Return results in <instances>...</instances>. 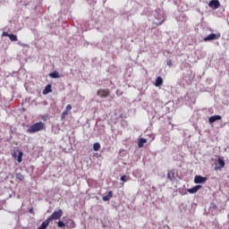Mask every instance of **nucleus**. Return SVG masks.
Wrapping results in <instances>:
<instances>
[{
    "mask_svg": "<svg viewBox=\"0 0 229 229\" xmlns=\"http://www.w3.org/2000/svg\"><path fill=\"white\" fill-rule=\"evenodd\" d=\"M93 149L94 151H99V149H101V144H99V142L94 143Z\"/></svg>",
    "mask_w": 229,
    "mask_h": 229,
    "instance_id": "19",
    "label": "nucleus"
},
{
    "mask_svg": "<svg viewBox=\"0 0 229 229\" xmlns=\"http://www.w3.org/2000/svg\"><path fill=\"white\" fill-rule=\"evenodd\" d=\"M16 179L20 180V182H24V175L21 173L16 174Z\"/></svg>",
    "mask_w": 229,
    "mask_h": 229,
    "instance_id": "20",
    "label": "nucleus"
},
{
    "mask_svg": "<svg viewBox=\"0 0 229 229\" xmlns=\"http://www.w3.org/2000/svg\"><path fill=\"white\" fill-rule=\"evenodd\" d=\"M66 223H64V221H62V220H59L58 222H57V227L58 228H64V226H66Z\"/></svg>",
    "mask_w": 229,
    "mask_h": 229,
    "instance_id": "21",
    "label": "nucleus"
},
{
    "mask_svg": "<svg viewBox=\"0 0 229 229\" xmlns=\"http://www.w3.org/2000/svg\"><path fill=\"white\" fill-rule=\"evenodd\" d=\"M49 223H51L49 218L46 219L38 229H47L49 226Z\"/></svg>",
    "mask_w": 229,
    "mask_h": 229,
    "instance_id": "14",
    "label": "nucleus"
},
{
    "mask_svg": "<svg viewBox=\"0 0 229 229\" xmlns=\"http://www.w3.org/2000/svg\"><path fill=\"white\" fill-rule=\"evenodd\" d=\"M24 155V153L22 151H19V155L17 157V154H15V152L13 154V158H17V161L19 164H21L22 162V156Z\"/></svg>",
    "mask_w": 229,
    "mask_h": 229,
    "instance_id": "12",
    "label": "nucleus"
},
{
    "mask_svg": "<svg viewBox=\"0 0 229 229\" xmlns=\"http://www.w3.org/2000/svg\"><path fill=\"white\" fill-rule=\"evenodd\" d=\"M114 198V191H109L107 193V196H104L102 198L103 201H110V199Z\"/></svg>",
    "mask_w": 229,
    "mask_h": 229,
    "instance_id": "13",
    "label": "nucleus"
},
{
    "mask_svg": "<svg viewBox=\"0 0 229 229\" xmlns=\"http://www.w3.org/2000/svg\"><path fill=\"white\" fill-rule=\"evenodd\" d=\"M21 46H22V47H30V46H28L26 44H21Z\"/></svg>",
    "mask_w": 229,
    "mask_h": 229,
    "instance_id": "29",
    "label": "nucleus"
},
{
    "mask_svg": "<svg viewBox=\"0 0 229 229\" xmlns=\"http://www.w3.org/2000/svg\"><path fill=\"white\" fill-rule=\"evenodd\" d=\"M71 110H72V106L67 105L64 111L61 114L62 121H64L65 119V117H67V115H69V112H71Z\"/></svg>",
    "mask_w": 229,
    "mask_h": 229,
    "instance_id": "7",
    "label": "nucleus"
},
{
    "mask_svg": "<svg viewBox=\"0 0 229 229\" xmlns=\"http://www.w3.org/2000/svg\"><path fill=\"white\" fill-rule=\"evenodd\" d=\"M207 177L201 175H196L194 178V183H205L207 182Z\"/></svg>",
    "mask_w": 229,
    "mask_h": 229,
    "instance_id": "8",
    "label": "nucleus"
},
{
    "mask_svg": "<svg viewBox=\"0 0 229 229\" xmlns=\"http://www.w3.org/2000/svg\"><path fill=\"white\" fill-rule=\"evenodd\" d=\"M9 38L13 42H17V36L13 35V34H9Z\"/></svg>",
    "mask_w": 229,
    "mask_h": 229,
    "instance_id": "23",
    "label": "nucleus"
},
{
    "mask_svg": "<svg viewBox=\"0 0 229 229\" xmlns=\"http://www.w3.org/2000/svg\"><path fill=\"white\" fill-rule=\"evenodd\" d=\"M97 96H99V98H108L110 96V89H100L97 91Z\"/></svg>",
    "mask_w": 229,
    "mask_h": 229,
    "instance_id": "4",
    "label": "nucleus"
},
{
    "mask_svg": "<svg viewBox=\"0 0 229 229\" xmlns=\"http://www.w3.org/2000/svg\"><path fill=\"white\" fill-rule=\"evenodd\" d=\"M167 178L170 180V182H173L174 180V170H169L167 173Z\"/></svg>",
    "mask_w": 229,
    "mask_h": 229,
    "instance_id": "18",
    "label": "nucleus"
},
{
    "mask_svg": "<svg viewBox=\"0 0 229 229\" xmlns=\"http://www.w3.org/2000/svg\"><path fill=\"white\" fill-rule=\"evenodd\" d=\"M121 182H128V180H130V177L126 176V175H123L120 178Z\"/></svg>",
    "mask_w": 229,
    "mask_h": 229,
    "instance_id": "24",
    "label": "nucleus"
},
{
    "mask_svg": "<svg viewBox=\"0 0 229 229\" xmlns=\"http://www.w3.org/2000/svg\"><path fill=\"white\" fill-rule=\"evenodd\" d=\"M208 6L211 10H217V8H221V3L219 0H211L208 3Z\"/></svg>",
    "mask_w": 229,
    "mask_h": 229,
    "instance_id": "5",
    "label": "nucleus"
},
{
    "mask_svg": "<svg viewBox=\"0 0 229 229\" xmlns=\"http://www.w3.org/2000/svg\"><path fill=\"white\" fill-rule=\"evenodd\" d=\"M199 189H201V185H196L193 188L188 189L187 192H189L190 194H196V192H198Z\"/></svg>",
    "mask_w": 229,
    "mask_h": 229,
    "instance_id": "10",
    "label": "nucleus"
},
{
    "mask_svg": "<svg viewBox=\"0 0 229 229\" xmlns=\"http://www.w3.org/2000/svg\"><path fill=\"white\" fill-rule=\"evenodd\" d=\"M221 119H223V117L219 114L213 115L208 118V123H210V124H212V123H216V121H221Z\"/></svg>",
    "mask_w": 229,
    "mask_h": 229,
    "instance_id": "9",
    "label": "nucleus"
},
{
    "mask_svg": "<svg viewBox=\"0 0 229 229\" xmlns=\"http://www.w3.org/2000/svg\"><path fill=\"white\" fill-rule=\"evenodd\" d=\"M66 227L69 229L76 228V223L72 219H68L66 222Z\"/></svg>",
    "mask_w": 229,
    "mask_h": 229,
    "instance_id": "11",
    "label": "nucleus"
},
{
    "mask_svg": "<svg viewBox=\"0 0 229 229\" xmlns=\"http://www.w3.org/2000/svg\"><path fill=\"white\" fill-rule=\"evenodd\" d=\"M116 94H117L118 96H123V92H121L119 89L116 90Z\"/></svg>",
    "mask_w": 229,
    "mask_h": 229,
    "instance_id": "27",
    "label": "nucleus"
},
{
    "mask_svg": "<svg viewBox=\"0 0 229 229\" xmlns=\"http://www.w3.org/2000/svg\"><path fill=\"white\" fill-rule=\"evenodd\" d=\"M2 35H3V37H10V34H8V32H4V31L3 32Z\"/></svg>",
    "mask_w": 229,
    "mask_h": 229,
    "instance_id": "26",
    "label": "nucleus"
},
{
    "mask_svg": "<svg viewBox=\"0 0 229 229\" xmlns=\"http://www.w3.org/2000/svg\"><path fill=\"white\" fill-rule=\"evenodd\" d=\"M221 38V33H211L204 38V42H208L210 40H219Z\"/></svg>",
    "mask_w": 229,
    "mask_h": 229,
    "instance_id": "3",
    "label": "nucleus"
},
{
    "mask_svg": "<svg viewBox=\"0 0 229 229\" xmlns=\"http://www.w3.org/2000/svg\"><path fill=\"white\" fill-rule=\"evenodd\" d=\"M164 85V79L162 77H157L155 82V87H162Z\"/></svg>",
    "mask_w": 229,
    "mask_h": 229,
    "instance_id": "16",
    "label": "nucleus"
},
{
    "mask_svg": "<svg viewBox=\"0 0 229 229\" xmlns=\"http://www.w3.org/2000/svg\"><path fill=\"white\" fill-rule=\"evenodd\" d=\"M50 78H60V73L58 72H53L49 74Z\"/></svg>",
    "mask_w": 229,
    "mask_h": 229,
    "instance_id": "22",
    "label": "nucleus"
},
{
    "mask_svg": "<svg viewBox=\"0 0 229 229\" xmlns=\"http://www.w3.org/2000/svg\"><path fill=\"white\" fill-rule=\"evenodd\" d=\"M160 25H162V22H160L159 24H157V26H160Z\"/></svg>",
    "mask_w": 229,
    "mask_h": 229,
    "instance_id": "30",
    "label": "nucleus"
},
{
    "mask_svg": "<svg viewBox=\"0 0 229 229\" xmlns=\"http://www.w3.org/2000/svg\"><path fill=\"white\" fill-rule=\"evenodd\" d=\"M30 214H35V211L33 210V208H31L30 210H29Z\"/></svg>",
    "mask_w": 229,
    "mask_h": 229,
    "instance_id": "28",
    "label": "nucleus"
},
{
    "mask_svg": "<svg viewBox=\"0 0 229 229\" xmlns=\"http://www.w3.org/2000/svg\"><path fill=\"white\" fill-rule=\"evenodd\" d=\"M46 130V123L42 122L36 123L29 127L28 133H37V131H42Z\"/></svg>",
    "mask_w": 229,
    "mask_h": 229,
    "instance_id": "1",
    "label": "nucleus"
},
{
    "mask_svg": "<svg viewBox=\"0 0 229 229\" xmlns=\"http://www.w3.org/2000/svg\"><path fill=\"white\" fill-rule=\"evenodd\" d=\"M62 216H64V210L62 209H58V210H55L52 213V215H50L48 216L49 220L51 222L53 221H57V219H61L62 218Z\"/></svg>",
    "mask_w": 229,
    "mask_h": 229,
    "instance_id": "2",
    "label": "nucleus"
},
{
    "mask_svg": "<svg viewBox=\"0 0 229 229\" xmlns=\"http://www.w3.org/2000/svg\"><path fill=\"white\" fill-rule=\"evenodd\" d=\"M53 86L51 84H48L45 89L43 90V94L44 96H47V94H49V92H53Z\"/></svg>",
    "mask_w": 229,
    "mask_h": 229,
    "instance_id": "15",
    "label": "nucleus"
},
{
    "mask_svg": "<svg viewBox=\"0 0 229 229\" xmlns=\"http://www.w3.org/2000/svg\"><path fill=\"white\" fill-rule=\"evenodd\" d=\"M148 142V140L140 138L138 141V148H144V144Z\"/></svg>",
    "mask_w": 229,
    "mask_h": 229,
    "instance_id": "17",
    "label": "nucleus"
},
{
    "mask_svg": "<svg viewBox=\"0 0 229 229\" xmlns=\"http://www.w3.org/2000/svg\"><path fill=\"white\" fill-rule=\"evenodd\" d=\"M225 165V159L223 157H218L217 163L216 164V166H215V171H220V169H223Z\"/></svg>",
    "mask_w": 229,
    "mask_h": 229,
    "instance_id": "6",
    "label": "nucleus"
},
{
    "mask_svg": "<svg viewBox=\"0 0 229 229\" xmlns=\"http://www.w3.org/2000/svg\"><path fill=\"white\" fill-rule=\"evenodd\" d=\"M166 64H167V65H168L169 67H172V66H173V61H171V60H168Z\"/></svg>",
    "mask_w": 229,
    "mask_h": 229,
    "instance_id": "25",
    "label": "nucleus"
}]
</instances>
